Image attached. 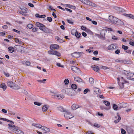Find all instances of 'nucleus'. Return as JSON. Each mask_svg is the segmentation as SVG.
<instances>
[{"instance_id":"43","label":"nucleus","mask_w":134,"mask_h":134,"mask_svg":"<svg viewBox=\"0 0 134 134\" xmlns=\"http://www.w3.org/2000/svg\"><path fill=\"white\" fill-rule=\"evenodd\" d=\"M36 15H38V16H37L38 17L40 18H44L46 17V15H40L38 14H36Z\"/></svg>"},{"instance_id":"4","label":"nucleus","mask_w":134,"mask_h":134,"mask_svg":"<svg viewBox=\"0 0 134 134\" xmlns=\"http://www.w3.org/2000/svg\"><path fill=\"white\" fill-rule=\"evenodd\" d=\"M64 115L65 118L67 119H70L74 117V116L68 110H66L64 113Z\"/></svg>"},{"instance_id":"50","label":"nucleus","mask_w":134,"mask_h":134,"mask_svg":"<svg viewBox=\"0 0 134 134\" xmlns=\"http://www.w3.org/2000/svg\"><path fill=\"white\" fill-rule=\"evenodd\" d=\"M129 72V71H126L125 70H123L122 71V73L125 75H126L127 76V74Z\"/></svg>"},{"instance_id":"15","label":"nucleus","mask_w":134,"mask_h":134,"mask_svg":"<svg viewBox=\"0 0 134 134\" xmlns=\"http://www.w3.org/2000/svg\"><path fill=\"white\" fill-rule=\"evenodd\" d=\"M7 83L8 86L11 88L15 86V84L11 81H8Z\"/></svg>"},{"instance_id":"5","label":"nucleus","mask_w":134,"mask_h":134,"mask_svg":"<svg viewBox=\"0 0 134 134\" xmlns=\"http://www.w3.org/2000/svg\"><path fill=\"white\" fill-rule=\"evenodd\" d=\"M64 96L63 94L54 95L52 96V98L62 100L64 98Z\"/></svg>"},{"instance_id":"59","label":"nucleus","mask_w":134,"mask_h":134,"mask_svg":"<svg viewBox=\"0 0 134 134\" xmlns=\"http://www.w3.org/2000/svg\"><path fill=\"white\" fill-rule=\"evenodd\" d=\"M93 53L95 55H97L98 54V52L97 51H95Z\"/></svg>"},{"instance_id":"17","label":"nucleus","mask_w":134,"mask_h":134,"mask_svg":"<svg viewBox=\"0 0 134 134\" xmlns=\"http://www.w3.org/2000/svg\"><path fill=\"white\" fill-rule=\"evenodd\" d=\"M127 106V105L126 103H120L118 105V108L120 109L121 108H125Z\"/></svg>"},{"instance_id":"24","label":"nucleus","mask_w":134,"mask_h":134,"mask_svg":"<svg viewBox=\"0 0 134 134\" xmlns=\"http://www.w3.org/2000/svg\"><path fill=\"white\" fill-rule=\"evenodd\" d=\"M79 107V105L76 104H73L71 107V108L73 110H75L77 108H78Z\"/></svg>"},{"instance_id":"62","label":"nucleus","mask_w":134,"mask_h":134,"mask_svg":"<svg viewBox=\"0 0 134 134\" xmlns=\"http://www.w3.org/2000/svg\"><path fill=\"white\" fill-rule=\"evenodd\" d=\"M92 59L93 60L98 61L99 60V59L96 57H93L92 58Z\"/></svg>"},{"instance_id":"53","label":"nucleus","mask_w":134,"mask_h":134,"mask_svg":"<svg viewBox=\"0 0 134 134\" xmlns=\"http://www.w3.org/2000/svg\"><path fill=\"white\" fill-rule=\"evenodd\" d=\"M94 126L98 128L99 127H100V125L97 123H94Z\"/></svg>"},{"instance_id":"1","label":"nucleus","mask_w":134,"mask_h":134,"mask_svg":"<svg viewBox=\"0 0 134 134\" xmlns=\"http://www.w3.org/2000/svg\"><path fill=\"white\" fill-rule=\"evenodd\" d=\"M9 129L15 132L17 134H23V132L20 130L19 127L14 125H12L10 124L8 125Z\"/></svg>"},{"instance_id":"57","label":"nucleus","mask_w":134,"mask_h":134,"mask_svg":"<svg viewBox=\"0 0 134 134\" xmlns=\"http://www.w3.org/2000/svg\"><path fill=\"white\" fill-rule=\"evenodd\" d=\"M121 132L122 134H125L126 131L124 129H122L121 130Z\"/></svg>"},{"instance_id":"46","label":"nucleus","mask_w":134,"mask_h":134,"mask_svg":"<svg viewBox=\"0 0 134 134\" xmlns=\"http://www.w3.org/2000/svg\"><path fill=\"white\" fill-rule=\"evenodd\" d=\"M69 80L68 79H65L64 81V83L66 85H68L69 84Z\"/></svg>"},{"instance_id":"49","label":"nucleus","mask_w":134,"mask_h":134,"mask_svg":"<svg viewBox=\"0 0 134 134\" xmlns=\"http://www.w3.org/2000/svg\"><path fill=\"white\" fill-rule=\"evenodd\" d=\"M47 20L50 22L52 21V19L51 17H48L47 18Z\"/></svg>"},{"instance_id":"55","label":"nucleus","mask_w":134,"mask_h":134,"mask_svg":"<svg viewBox=\"0 0 134 134\" xmlns=\"http://www.w3.org/2000/svg\"><path fill=\"white\" fill-rule=\"evenodd\" d=\"M37 28L34 27L32 28V32H36L37 31Z\"/></svg>"},{"instance_id":"63","label":"nucleus","mask_w":134,"mask_h":134,"mask_svg":"<svg viewBox=\"0 0 134 134\" xmlns=\"http://www.w3.org/2000/svg\"><path fill=\"white\" fill-rule=\"evenodd\" d=\"M86 134H94V133L92 131H88L86 132Z\"/></svg>"},{"instance_id":"54","label":"nucleus","mask_w":134,"mask_h":134,"mask_svg":"<svg viewBox=\"0 0 134 134\" xmlns=\"http://www.w3.org/2000/svg\"><path fill=\"white\" fill-rule=\"evenodd\" d=\"M112 39L114 40H118V39L117 37L115 36H113L112 37Z\"/></svg>"},{"instance_id":"32","label":"nucleus","mask_w":134,"mask_h":134,"mask_svg":"<svg viewBox=\"0 0 134 134\" xmlns=\"http://www.w3.org/2000/svg\"><path fill=\"white\" fill-rule=\"evenodd\" d=\"M103 102L106 106L108 107L110 106V103L107 100H103Z\"/></svg>"},{"instance_id":"35","label":"nucleus","mask_w":134,"mask_h":134,"mask_svg":"<svg viewBox=\"0 0 134 134\" xmlns=\"http://www.w3.org/2000/svg\"><path fill=\"white\" fill-rule=\"evenodd\" d=\"M43 130H44L46 132H49L50 131L49 129L46 126H43Z\"/></svg>"},{"instance_id":"42","label":"nucleus","mask_w":134,"mask_h":134,"mask_svg":"<svg viewBox=\"0 0 134 134\" xmlns=\"http://www.w3.org/2000/svg\"><path fill=\"white\" fill-rule=\"evenodd\" d=\"M122 48L124 50H127L129 48V47L128 46L124 45L122 46Z\"/></svg>"},{"instance_id":"33","label":"nucleus","mask_w":134,"mask_h":134,"mask_svg":"<svg viewBox=\"0 0 134 134\" xmlns=\"http://www.w3.org/2000/svg\"><path fill=\"white\" fill-rule=\"evenodd\" d=\"M14 40L16 43L19 44H21L23 43L22 41L21 40H19L17 38H14Z\"/></svg>"},{"instance_id":"60","label":"nucleus","mask_w":134,"mask_h":134,"mask_svg":"<svg viewBox=\"0 0 134 134\" xmlns=\"http://www.w3.org/2000/svg\"><path fill=\"white\" fill-rule=\"evenodd\" d=\"M107 30L109 31H113V29L110 28H107Z\"/></svg>"},{"instance_id":"41","label":"nucleus","mask_w":134,"mask_h":134,"mask_svg":"<svg viewBox=\"0 0 134 134\" xmlns=\"http://www.w3.org/2000/svg\"><path fill=\"white\" fill-rule=\"evenodd\" d=\"M68 23L69 24H73V22H72V19H68L67 20Z\"/></svg>"},{"instance_id":"52","label":"nucleus","mask_w":134,"mask_h":134,"mask_svg":"<svg viewBox=\"0 0 134 134\" xmlns=\"http://www.w3.org/2000/svg\"><path fill=\"white\" fill-rule=\"evenodd\" d=\"M12 31H13L15 32L16 33L19 34H20V32L19 31L15 29H13Z\"/></svg>"},{"instance_id":"10","label":"nucleus","mask_w":134,"mask_h":134,"mask_svg":"<svg viewBox=\"0 0 134 134\" xmlns=\"http://www.w3.org/2000/svg\"><path fill=\"white\" fill-rule=\"evenodd\" d=\"M72 90V89L70 88L65 89L62 90V92H65L66 94L69 95H71V92Z\"/></svg>"},{"instance_id":"23","label":"nucleus","mask_w":134,"mask_h":134,"mask_svg":"<svg viewBox=\"0 0 134 134\" xmlns=\"http://www.w3.org/2000/svg\"><path fill=\"white\" fill-rule=\"evenodd\" d=\"M117 116L115 117V118H118V119L116 120H115L114 121V122L115 123H116L119 122L121 119V117L119 115L118 113L117 114Z\"/></svg>"},{"instance_id":"36","label":"nucleus","mask_w":134,"mask_h":134,"mask_svg":"<svg viewBox=\"0 0 134 134\" xmlns=\"http://www.w3.org/2000/svg\"><path fill=\"white\" fill-rule=\"evenodd\" d=\"M71 87L72 88V89H76L77 88V85L75 84H73L71 86Z\"/></svg>"},{"instance_id":"26","label":"nucleus","mask_w":134,"mask_h":134,"mask_svg":"<svg viewBox=\"0 0 134 134\" xmlns=\"http://www.w3.org/2000/svg\"><path fill=\"white\" fill-rule=\"evenodd\" d=\"M0 87L3 89L4 90H5L6 89L7 86L4 83H0Z\"/></svg>"},{"instance_id":"19","label":"nucleus","mask_w":134,"mask_h":134,"mask_svg":"<svg viewBox=\"0 0 134 134\" xmlns=\"http://www.w3.org/2000/svg\"><path fill=\"white\" fill-rule=\"evenodd\" d=\"M93 90L94 92L97 94L101 93V91L99 88L95 87L93 89Z\"/></svg>"},{"instance_id":"31","label":"nucleus","mask_w":134,"mask_h":134,"mask_svg":"<svg viewBox=\"0 0 134 134\" xmlns=\"http://www.w3.org/2000/svg\"><path fill=\"white\" fill-rule=\"evenodd\" d=\"M58 110L62 112H65L66 110L64 108L62 107H60L58 108Z\"/></svg>"},{"instance_id":"30","label":"nucleus","mask_w":134,"mask_h":134,"mask_svg":"<svg viewBox=\"0 0 134 134\" xmlns=\"http://www.w3.org/2000/svg\"><path fill=\"white\" fill-rule=\"evenodd\" d=\"M92 68H93V70L94 71L97 72L99 71V67L98 66L94 65L92 66Z\"/></svg>"},{"instance_id":"39","label":"nucleus","mask_w":134,"mask_h":134,"mask_svg":"<svg viewBox=\"0 0 134 134\" xmlns=\"http://www.w3.org/2000/svg\"><path fill=\"white\" fill-rule=\"evenodd\" d=\"M115 9L117 10V12H120L122 11V9L121 8L119 7H116Z\"/></svg>"},{"instance_id":"8","label":"nucleus","mask_w":134,"mask_h":134,"mask_svg":"<svg viewBox=\"0 0 134 134\" xmlns=\"http://www.w3.org/2000/svg\"><path fill=\"white\" fill-rule=\"evenodd\" d=\"M48 53L50 54L55 55L58 57H60V54L58 52L54 50H50L48 51Z\"/></svg>"},{"instance_id":"64","label":"nucleus","mask_w":134,"mask_h":134,"mask_svg":"<svg viewBox=\"0 0 134 134\" xmlns=\"http://www.w3.org/2000/svg\"><path fill=\"white\" fill-rule=\"evenodd\" d=\"M28 5L30 7H34V5L31 3H29L28 4Z\"/></svg>"},{"instance_id":"9","label":"nucleus","mask_w":134,"mask_h":134,"mask_svg":"<svg viewBox=\"0 0 134 134\" xmlns=\"http://www.w3.org/2000/svg\"><path fill=\"white\" fill-rule=\"evenodd\" d=\"M83 53L82 52H75L72 53L71 55L74 57L79 58L80 57Z\"/></svg>"},{"instance_id":"11","label":"nucleus","mask_w":134,"mask_h":134,"mask_svg":"<svg viewBox=\"0 0 134 134\" xmlns=\"http://www.w3.org/2000/svg\"><path fill=\"white\" fill-rule=\"evenodd\" d=\"M14 46L15 51L19 52H20L22 51L23 47L20 45H16Z\"/></svg>"},{"instance_id":"13","label":"nucleus","mask_w":134,"mask_h":134,"mask_svg":"<svg viewBox=\"0 0 134 134\" xmlns=\"http://www.w3.org/2000/svg\"><path fill=\"white\" fill-rule=\"evenodd\" d=\"M71 69L75 73H78L80 71V70L79 68L75 66H71Z\"/></svg>"},{"instance_id":"61","label":"nucleus","mask_w":134,"mask_h":134,"mask_svg":"<svg viewBox=\"0 0 134 134\" xmlns=\"http://www.w3.org/2000/svg\"><path fill=\"white\" fill-rule=\"evenodd\" d=\"M120 50L119 49H117L116 51H115V53L116 54H118L120 53Z\"/></svg>"},{"instance_id":"51","label":"nucleus","mask_w":134,"mask_h":134,"mask_svg":"<svg viewBox=\"0 0 134 134\" xmlns=\"http://www.w3.org/2000/svg\"><path fill=\"white\" fill-rule=\"evenodd\" d=\"M115 62L118 63H123V61L122 60H120V59H117L115 60Z\"/></svg>"},{"instance_id":"44","label":"nucleus","mask_w":134,"mask_h":134,"mask_svg":"<svg viewBox=\"0 0 134 134\" xmlns=\"http://www.w3.org/2000/svg\"><path fill=\"white\" fill-rule=\"evenodd\" d=\"M27 27L29 29H31L32 28L33 26V25L31 24H29L27 25Z\"/></svg>"},{"instance_id":"22","label":"nucleus","mask_w":134,"mask_h":134,"mask_svg":"<svg viewBox=\"0 0 134 134\" xmlns=\"http://www.w3.org/2000/svg\"><path fill=\"white\" fill-rule=\"evenodd\" d=\"M124 16L127 17H129L130 18L134 19V15L131 14L126 13L124 14Z\"/></svg>"},{"instance_id":"27","label":"nucleus","mask_w":134,"mask_h":134,"mask_svg":"<svg viewBox=\"0 0 134 134\" xmlns=\"http://www.w3.org/2000/svg\"><path fill=\"white\" fill-rule=\"evenodd\" d=\"M134 75V74L133 73L131 72L130 71H129V72L127 75V79H130V77H132Z\"/></svg>"},{"instance_id":"56","label":"nucleus","mask_w":134,"mask_h":134,"mask_svg":"<svg viewBox=\"0 0 134 134\" xmlns=\"http://www.w3.org/2000/svg\"><path fill=\"white\" fill-rule=\"evenodd\" d=\"M57 66L58 67H61V68H63L64 66L62 65H61L60 64V63H57Z\"/></svg>"},{"instance_id":"29","label":"nucleus","mask_w":134,"mask_h":134,"mask_svg":"<svg viewBox=\"0 0 134 134\" xmlns=\"http://www.w3.org/2000/svg\"><path fill=\"white\" fill-rule=\"evenodd\" d=\"M115 46L113 44H111L109 45L107 48L108 50H112L115 49Z\"/></svg>"},{"instance_id":"48","label":"nucleus","mask_w":134,"mask_h":134,"mask_svg":"<svg viewBox=\"0 0 134 134\" xmlns=\"http://www.w3.org/2000/svg\"><path fill=\"white\" fill-rule=\"evenodd\" d=\"M90 91V90L88 88H86L83 91V93L84 94H86L88 92Z\"/></svg>"},{"instance_id":"58","label":"nucleus","mask_w":134,"mask_h":134,"mask_svg":"<svg viewBox=\"0 0 134 134\" xmlns=\"http://www.w3.org/2000/svg\"><path fill=\"white\" fill-rule=\"evenodd\" d=\"M86 29V27H85L83 26H81V29L82 30L85 31Z\"/></svg>"},{"instance_id":"18","label":"nucleus","mask_w":134,"mask_h":134,"mask_svg":"<svg viewBox=\"0 0 134 134\" xmlns=\"http://www.w3.org/2000/svg\"><path fill=\"white\" fill-rule=\"evenodd\" d=\"M8 50L10 53H12L15 51V46L13 47L12 46L9 47L8 48Z\"/></svg>"},{"instance_id":"25","label":"nucleus","mask_w":134,"mask_h":134,"mask_svg":"<svg viewBox=\"0 0 134 134\" xmlns=\"http://www.w3.org/2000/svg\"><path fill=\"white\" fill-rule=\"evenodd\" d=\"M75 36L78 39L79 38L81 35V34L78 32L77 31H75Z\"/></svg>"},{"instance_id":"40","label":"nucleus","mask_w":134,"mask_h":134,"mask_svg":"<svg viewBox=\"0 0 134 134\" xmlns=\"http://www.w3.org/2000/svg\"><path fill=\"white\" fill-rule=\"evenodd\" d=\"M129 40H130L131 41H130L129 42V44L134 47V41L132 40L131 39H129Z\"/></svg>"},{"instance_id":"37","label":"nucleus","mask_w":134,"mask_h":134,"mask_svg":"<svg viewBox=\"0 0 134 134\" xmlns=\"http://www.w3.org/2000/svg\"><path fill=\"white\" fill-rule=\"evenodd\" d=\"M89 82L91 84H93L94 82V80L93 78L92 77L90 78L89 80Z\"/></svg>"},{"instance_id":"14","label":"nucleus","mask_w":134,"mask_h":134,"mask_svg":"<svg viewBox=\"0 0 134 134\" xmlns=\"http://www.w3.org/2000/svg\"><path fill=\"white\" fill-rule=\"evenodd\" d=\"M59 47V46L57 44H51L50 47V49L51 50L58 49Z\"/></svg>"},{"instance_id":"6","label":"nucleus","mask_w":134,"mask_h":134,"mask_svg":"<svg viewBox=\"0 0 134 134\" xmlns=\"http://www.w3.org/2000/svg\"><path fill=\"white\" fill-rule=\"evenodd\" d=\"M118 19L116 17L113 16L112 15H110L109 16V19L111 23L114 24L115 23Z\"/></svg>"},{"instance_id":"2","label":"nucleus","mask_w":134,"mask_h":134,"mask_svg":"<svg viewBox=\"0 0 134 134\" xmlns=\"http://www.w3.org/2000/svg\"><path fill=\"white\" fill-rule=\"evenodd\" d=\"M117 79L118 84L120 86V88H122L124 87V83H129L128 81H126L124 79L123 77H121V82H119L120 79L119 78H118Z\"/></svg>"},{"instance_id":"45","label":"nucleus","mask_w":134,"mask_h":134,"mask_svg":"<svg viewBox=\"0 0 134 134\" xmlns=\"http://www.w3.org/2000/svg\"><path fill=\"white\" fill-rule=\"evenodd\" d=\"M34 104L38 106H40L42 104V103H41L37 102H34Z\"/></svg>"},{"instance_id":"7","label":"nucleus","mask_w":134,"mask_h":134,"mask_svg":"<svg viewBox=\"0 0 134 134\" xmlns=\"http://www.w3.org/2000/svg\"><path fill=\"white\" fill-rule=\"evenodd\" d=\"M28 11V9L25 7H23L21 8V10L19 11V13L24 16L27 15L26 13Z\"/></svg>"},{"instance_id":"21","label":"nucleus","mask_w":134,"mask_h":134,"mask_svg":"<svg viewBox=\"0 0 134 134\" xmlns=\"http://www.w3.org/2000/svg\"><path fill=\"white\" fill-rule=\"evenodd\" d=\"M75 81H76L78 82H82V80L80 77H75L74 78Z\"/></svg>"},{"instance_id":"3","label":"nucleus","mask_w":134,"mask_h":134,"mask_svg":"<svg viewBox=\"0 0 134 134\" xmlns=\"http://www.w3.org/2000/svg\"><path fill=\"white\" fill-rule=\"evenodd\" d=\"M79 1L81 2L84 4L91 6L96 7L97 6L96 4L91 2L89 0H79Z\"/></svg>"},{"instance_id":"34","label":"nucleus","mask_w":134,"mask_h":134,"mask_svg":"<svg viewBox=\"0 0 134 134\" xmlns=\"http://www.w3.org/2000/svg\"><path fill=\"white\" fill-rule=\"evenodd\" d=\"M106 31L105 30H102L101 32H100V35L101 36L104 37L105 36V32Z\"/></svg>"},{"instance_id":"16","label":"nucleus","mask_w":134,"mask_h":134,"mask_svg":"<svg viewBox=\"0 0 134 134\" xmlns=\"http://www.w3.org/2000/svg\"><path fill=\"white\" fill-rule=\"evenodd\" d=\"M114 24H116L119 26H122L124 25V23L122 21L118 19V20H116Z\"/></svg>"},{"instance_id":"20","label":"nucleus","mask_w":134,"mask_h":134,"mask_svg":"<svg viewBox=\"0 0 134 134\" xmlns=\"http://www.w3.org/2000/svg\"><path fill=\"white\" fill-rule=\"evenodd\" d=\"M32 125L34 126H35L36 127H37L38 128H39L41 129L42 130H43V126L40 124L33 123L32 124Z\"/></svg>"},{"instance_id":"47","label":"nucleus","mask_w":134,"mask_h":134,"mask_svg":"<svg viewBox=\"0 0 134 134\" xmlns=\"http://www.w3.org/2000/svg\"><path fill=\"white\" fill-rule=\"evenodd\" d=\"M4 121H7V122H11V123H12V124H14V122L13 121H11L9 120H8V119H4Z\"/></svg>"},{"instance_id":"38","label":"nucleus","mask_w":134,"mask_h":134,"mask_svg":"<svg viewBox=\"0 0 134 134\" xmlns=\"http://www.w3.org/2000/svg\"><path fill=\"white\" fill-rule=\"evenodd\" d=\"M113 108L115 110H117L118 108V107L116 105L114 104L113 105Z\"/></svg>"},{"instance_id":"12","label":"nucleus","mask_w":134,"mask_h":134,"mask_svg":"<svg viewBox=\"0 0 134 134\" xmlns=\"http://www.w3.org/2000/svg\"><path fill=\"white\" fill-rule=\"evenodd\" d=\"M35 25L39 27H40L39 29L42 31L43 30V29L42 28L44 27L45 26L44 25L38 22L36 23Z\"/></svg>"},{"instance_id":"28","label":"nucleus","mask_w":134,"mask_h":134,"mask_svg":"<svg viewBox=\"0 0 134 134\" xmlns=\"http://www.w3.org/2000/svg\"><path fill=\"white\" fill-rule=\"evenodd\" d=\"M48 106L47 105H44L42 108V111L44 112L46 111L48 109Z\"/></svg>"}]
</instances>
